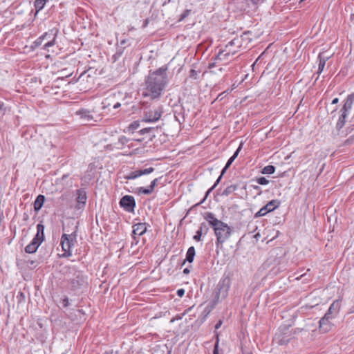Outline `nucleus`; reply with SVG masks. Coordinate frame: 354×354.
<instances>
[{
  "instance_id": "0eeeda50",
  "label": "nucleus",
  "mask_w": 354,
  "mask_h": 354,
  "mask_svg": "<svg viewBox=\"0 0 354 354\" xmlns=\"http://www.w3.org/2000/svg\"><path fill=\"white\" fill-rule=\"evenodd\" d=\"M162 114V108L158 107L145 111L142 121L146 122H155L159 120Z\"/></svg>"
},
{
  "instance_id": "ea45409f",
  "label": "nucleus",
  "mask_w": 354,
  "mask_h": 354,
  "mask_svg": "<svg viewBox=\"0 0 354 354\" xmlns=\"http://www.w3.org/2000/svg\"><path fill=\"white\" fill-rule=\"evenodd\" d=\"M139 127V124L137 122H134L130 125V128L132 129H136Z\"/></svg>"
},
{
  "instance_id": "b1692460",
  "label": "nucleus",
  "mask_w": 354,
  "mask_h": 354,
  "mask_svg": "<svg viewBox=\"0 0 354 354\" xmlns=\"http://www.w3.org/2000/svg\"><path fill=\"white\" fill-rule=\"evenodd\" d=\"M275 171V167L272 165H267L263 167L261 173L264 174H272Z\"/></svg>"
},
{
  "instance_id": "f704fd0d",
  "label": "nucleus",
  "mask_w": 354,
  "mask_h": 354,
  "mask_svg": "<svg viewBox=\"0 0 354 354\" xmlns=\"http://www.w3.org/2000/svg\"><path fill=\"white\" fill-rule=\"evenodd\" d=\"M153 171H154V169L153 167H149V168H147L145 169H141V174H142V175H146V174H151Z\"/></svg>"
},
{
  "instance_id": "c9c22d12",
  "label": "nucleus",
  "mask_w": 354,
  "mask_h": 354,
  "mask_svg": "<svg viewBox=\"0 0 354 354\" xmlns=\"http://www.w3.org/2000/svg\"><path fill=\"white\" fill-rule=\"evenodd\" d=\"M109 101H110V99L106 98L102 102V105H103L102 108L104 109L108 108L109 106H110L111 105V103Z\"/></svg>"
},
{
  "instance_id": "f257e3e1",
  "label": "nucleus",
  "mask_w": 354,
  "mask_h": 354,
  "mask_svg": "<svg viewBox=\"0 0 354 354\" xmlns=\"http://www.w3.org/2000/svg\"><path fill=\"white\" fill-rule=\"evenodd\" d=\"M167 67H160L149 73L145 80L146 87L142 92L143 97L151 100L159 98L167 84Z\"/></svg>"
},
{
  "instance_id": "f3484780",
  "label": "nucleus",
  "mask_w": 354,
  "mask_h": 354,
  "mask_svg": "<svg viewBox=\"0 0 354 354\" xmlns=\"http://www.w3.org/2000/svg\"><path fill=\"white\" fill-rule=\"evenodd\" d=\"M45 197L43 195H39L34 202V209L35 212H39L44 205Z\"/></svg>"
},
{
  "instance_id": "603ef678",
  "label": "nucleus",
  "mask_w": 354,
  "mask_h": 354,
  "mask_svg": "<svg viewBox=\"0 0 354 354\" xmlns=\"http://www.w3.org/2000/svg\"><path fill=\"white\" fill-rule=\"evenodd\" d=\"M249 354H252V353H249Z\"/></svg>"
},
{
  "instance_id": "4468645a",
  "label": "nucleus",
  "mask_w": 354,
  "mask_h": 354,
  "mask_svg": "<svg viewBox=\"0 0 354 354\" xmlns=\"http://www.w3.org/2000/svg\"><path fill=\"white\" fill-rule=\"evenodd\" d=\"M41 243V241H39L37 239L33 238L30 243H29L25 248V252L29 254L35 253Z\"/></svg>"
},
{
  "instance_id": "7ed1b4c3",
  "label": "nucleus",
  "mask_w": 354,
  "mask_h": 354,
  "mask_svg": "<svg viewBox=\"0 0 354 354\" xmlns=\"http://www.w3.org/2000/svg\"><path fill=\"white\" fill-rule=\"evenodd\" d=\"M204 218L209 223L214 232L216 237V245H222L230 236L232 234L231 227L224 222L216 218L212 212H205Z\"/></svg>"
},
{
  "instance_id": "de8ad7c7",
  "label": "nucleus",
  "mask_w": 354,
  "mask_h": 354,
  "mask_svg": "<svg viewBox=\"0 0 354 354\" xmlns=\"http://www.w3.org/2000/svg\"><path fill=\"white\" fill-rule=\"evenodd\" d=\"M338 102H339V99L336 97L333 100L332 104H337Z\"/></svg>"
},
{
  "instance_id": "20e7f679",
  "label": "nucleus",
  "mask_w": 354,
  "mask_h": 354,
  "mask_svg": "<svg viewBox=\"0 0 354 354\" xmlns=\"http://www.w3.org/2000/svg\"><path fill=\"white\" fill-rule=\"evenodd\" d=\"M231 285V280L228 277L222 278L218 283L217 291L215 292L213 299V306L216 305L220 299V297L225 299L228 295Z\"/></svg>"
},
{
  "instance_id": "6ab92c4d",
  "label": "nucleus",
  "mask_w": 354,
  "mask_h": 354,
  "mask_svg": "<svg viewBox=\"0 0 354 354\" xmlns=\"http://www.w3.org/2000/svg\"><path fill=\"white\" fill-rule=\"evenodd\" d=\"M340 301L339 300H335L331 304L328 310L331 312L332 314L337 315L340 310Z\"/></svg>"
},
{
  "instance_id": "4c0bfd02",
  "label": "nucleus",
  "mask_w": 354,
  "mask_h": 354,
  "mask_svg": "<svg viewBox=\"0 0 354 354\" xmlns=\"http://www.w3.org/2000/svg\"><path fill=\"white\" fill-rule=\"evenodd\" d=\"M336 315L332 314L331 312H329V310L327 311V313L325 314V315L323 317H327V319L331 320L333 319Z\"/></svg>"
},
{
  "instance_id": "2f4dec72",
  "label": "nucleus",
  "mask_w": 354,
  "mask_h": 354,
  "mask_svg": "<svg viewBox=\"0 0 354 354\" xmlns=\"http://www.w3.org/2000/svg\"><path fill=\"white\" fill-rule=\"evenodd\" d=\"M235 190V187H233V186H230V187H227L224 191H223V195H225V196H227L229 194H230L232 192H234Z\"/></svg>"
},
{
  "instance_id": "7c9ffc66",
  "label": "nucleus",
  "mask_w": 354,
  "mask_h": 354,
  "mask_svg": "<svg viewBox=\"0 0 354 354\" xmlns=\"http://www.w3.org/2000/svg\"><path fill=\"white\" fill-rule=\"evenodd\" d=\"M203 225L204 224L201 225L200 229L198 230H197L196 235L194 236V239L197 241H201V235H202V227H203Z\"/></svg>"
},
{
  "instance_id": "6e6552de",
  "label": "nucleus",
  "mask_w": 354,
  "mask_h": 354,
  "mask_svg": "<svg viewBox=\"0 0 354 354\" xmlns=\"http://www.w3.org/2000/svg\"><path fill=\"white\" fill-rule=\"evenodd\" d=\"M241 149V145L238 147V149L236 150V151L234 152L233 156L227 160L225 167L223 169V170L221 171L220 176L218 178V179L215 182L214 185L207 192L206 196H205V198L203 199V201L205 200V198L207 196V195L209 194V193L212 189H214L216 187V186L218 184V183L220 182V180L222 178V176L224 174V173L226 171V170L229 168V167L231 165V164L233 162V161L235 160V158L239 155V153Z\"/></svg>"
},
{
  "instance_id": "72a5a7b5",
  "label": "nucleus",
  "mask_w": 354,
  "mask_h": 354,
  "mask_svg": "<svg viewBox=\"0 0 354 354\" xmlns=\"http://www.w3.org/2000/svg\"><path fill=\"white\" fill-rule=\"evenodd\" d=\"M221 66V65H220L219 66H214L212 69H210V72L214 74H216L218 73V72H222L223 68Z\"/></svg>"
},
{
  "instance_id": "f03ea898",
  "label": "nucleus",
  "mask_w": 354,
  "mask_h": 354,
  "mask_svg": "<svg viewBox=\"0 0 354 354\" xmlns=\"http://www.w3.org/2000/svg\"><path fill=\"white\" fill-rule=\"evenodd\" d=\"M248 33L245 32L240 37H236L229 41L223 49L219 50L218 54L215 57L214 62L209 64V69H212L214 66L226 64L230 61V57L240 51L241 47L244 44H248L249 41H246Z\"/></svg>"
},
{
  "instance_id": "39448f33",
  "label": "nucleus",
  "mask_w": 354,
  "mask_h": 354,
  "mask_svg": "<svg viewBox=\"0 0 354 354\" xmlns=\"http://www.w3.org/2000/svg\"><path fill=\"white\" fill-rule=\"evenodd\" d=\"M76 232H74L71 234H63L61 237L60 245L63 251L64 252V256L70 257L71 255V248L74 245L76 241Z\"/></svg>"
},
{
  "instance_id": "cd10ccee",
  "label": "nucleus",
  "mask_w": 354,
  "mask_h": 354,
  "mask_svg": "<svg viewBox=\"0 0 354 354\" xmlns=\"http://www.w3.org/2000/svg\"><path fill=\"white\" fill-rule=\"evenodd\" d=\"M268 212H269V211L267 209V207L264 206L262 208H261L259 212H257L256 213L255 216L256 217L263 216H265Z\"/></svg>"
},
{
  "instance_id": "9d476101",
  "label": "nucleus",
  "mask_w": 354,
  "mask_h": 354,
  "mask_svg": "<svg viewBox=\"0 0 354 354\" xmlns=\"http://www.w3.org/2000/svg\"><path fill=\"white\" fill-rule=\"evenodd\" d=\"M133 236L134 239H136V236H140L144 234L147 231L146 223H139L135 224L133 226Z\"/></svg>"
},
{
  "instance_id": "a19ab883",
  "label": "nucleus",
  "mask_w": 354,
  "mask_h": 354,
  "mask_svg": "<svg viewBox=\"0 0 354 354\" xmlns=\"http://www.w3.org/2000/svg\"><path fill=\"white\" fill-rule=\"evenodd\" d=\"M152 129L151 128H144L140 130V133L141 134H145L147 132H149Z\"/></svg>"
},
{
  "instance_id": "a18cd8bd",
  "label": "nucleus",
  "mask_w": 354,
  "mask_h": 354,
  "mask_svg": "<svg viewBox=\"0 0 354 354\" xmlns=\"http://www.w3.org/2000/svg\"><path fill=\"white\" fill-rule=\"evenodd\" d=\"M120 106H121V104L120 102H116L113 104V109H118V108L120 107Z\"/></svg>"
},
{
  "instance_id": "79ce46f5",
  "label": "nucleus",
  "mask_w": 354,
  "mask_h": 354,
  "mask_svg": "<svg viewBox=\"0 0 354 354\" xmlns=\"http://www.w3.org/2000/svg\"><path fill=\"white\" fill-rule=\"evenodd\" d=\"M5 114V109L3 108V105H0V115H3Z\"/></svg>"
},
{
  "instance_id": "1a4fd4ad",
  "label": "nucleus",
  "mask_w": 354,
  "mask_h": 354,
  "mask_svg": "<svg viewBox=\"0 0 354 354\" xmlns=\"http://www.w3.org/2000/svg\"><path fill=\"white\" fill-rule=\"evenodd\" d=\"M120 204L127 211L132 212L136 205V202L133 196L127 195L121 198Z\"/></svg>"
},
{
  "instance_id": "a878e982",
  "label": "nucleus",
  "mask_w": 354,
  "mask_h": 354,
  "mask_svg": "<svg viewBox=\"0 0 354 354\" xmlns=\"http://www.w3.org/2000/svg\"><path fill=\"white\" fill-rule=\"evenodd\" d=\"M48 36H49V34L47 32H45L43 35H41V37H39L38 39H37L35 41V42H34L35 46L37 47V46H40L42 44L43 40L46 39Z\"/></svg>"
},
{
  "instance_id": "c756f323",
  "label": "nucleus",
  "mask_w": 354,
  "mask_h": 354,
  "mask_svg": "<svg viewBox=\"0 0 354 354\" xmlns=\"http://www.w3.org/2000/svg\"><path fill=\"white\" fill-rule=\"evenodd\" d=\"M198 71L194 69H191L189 71V77L194 80H196L198 77Z\"/></svg>"
},
{
  "instance_id": "37998d69",
  "label": "nucleus",
  "mask_w": 354,
  "mask_h": 354,
  "mask_svg": "<svg viewBox=\"0 0 354 354\" xmlns=\"http://www.w3.org/2000/svg\"><path fill=\"white\" fill-rule=\"evenodd\" d=\"M222 324H223L222 321H221V320H219V321L216 323V326H215V329H216V330L218 329V328L221 326Z\"/></svg>"
},
{
  "instance_id": "c03bdc74",
  "label": "nucleus",
  "mask_w": 354,
  "mask_h": 354,
  "mask_svg": "<svg viewBox=\"0 0 354 354\" xmlns=\"http://www.w3.org/2000/svg\"><path fill=\"white\" fill-rule=\"evenodd\" d=\"M62 303H63V306H65V307L67 306L68 305V299L67 298H64L63 299V302Z\"/></svg>"
},
{
  "instance_id": "9b49d317",
  "label": "nucleus",
  "mask_w": 354,
  "mask_h": 354,
  "mask_svg": "<svg viewBox=\"0 0 354 354\" xmlns=\"http://www.w3.org/2000/svg\"><path fill=\"white\" fill-rule=\"evenodd\" d=\"M332 326L330 320L327 319V317H322L319 320V330L322 333H328L331 330Z\"/></svg>"
},
{
  "instance_id": "c85d7f7f",
  "label": "nucleus",
  "mask_w": 354,
  "mask_h": 354,
  "mask_svg": "<svg viewBox=\"0 0 354 354\" xmlns=\"http://www.w3.org/2000/svg\"><path fill=\"white\" fill-rule=\"evenodd\" d=\"M255 180L257 182L258 184L263 185H267L269 183V180H267L265 177L257 178Z\"/></svg>"
},
{
  "instance_id": "dca6fc26",
  "label": "nucleus",
  "mask_w": 354,
  "mask_h": 354,
  "mask_svg": "<svg viewBox=\"0 0 354 354\" xmlns=\"http://www.w3.org/2000/svg\"><path fill=\"white\" fill-rule=\"evenodd\" d=\"M44 225L41 223H38L37 225V234L34 238L37 239V241H41V243L43 242L44 239Z\"/></svg>"
},
{
  "instance_id": "5701e85b",
  "label": "nucleus",
  "mask_w": 354,
  "mask_h": 354,
  "mask_svg": "<svg viewBox=\"0 0 354 354\" xmlns=\"http://www.w3.org/2000/svg\"><path fill=\"white\" fill-rule=\"evenodd\" d=\"M346 116H347V114H346L344 113H342V115H340V117L338 120V122L337 123V129H341L343 127V126L344 125L345 122H346Z\"/></svg>"
},
{
  "instance_id": "2eb2a0df",
  "label": "nucleus",
  "mask_w": 354,
  "mask_h": 354,
  "mask_svg": "<svg viewBox=\"0 0 354 354\" xmlns=\"http://www.w3.org/2000/svg\"><path fill=\"white\" fill-rule=\"evenodd\" d=\"M289 339V335L286 336L281 333H277L275 334L273 341L279 345H285L288 343Z\"/></svg>"
},
{
  "instance_id": "bb28decb",
  "label": "nucleus",
  "mask_w": 354,
  "mask_h": 354,
  "mask_svg": "<svg viewBox=\"0 0 354 354\" xmlns=\"http://www.w3.org/2000/svg\"><path fill=\"white\" fill-rule=\"evenodd\" d=\"M142 176L141 174V169L140 170H136L133 172H131L127 177V179H135L138 177H140Z\"/></svg>"
},
{
  "instance_id": "e433bc0d",
  "label": "nucleus",
  "mask_w": 354,
  "mask_h": 354,
  "mask_svg": "<svg viewBox=\"0 0 354 354\" xmlns=\"http://www.w3.org/2000/svg\"><path fill=\"white\" fill-rule=\"evenodd\" d=\"M218 335L216 334V341L214 345L213 354H218Z\"/></svg>"
},
{
  "instance_id": "412c9836",
  "label": "nucleus",
  "mask_w": 354,
  "mask_h": 354,
  "mask_svg": "<svg viewBox=\"0 0 354 354\" xmlns=\"http://www.w3.org/2000/svg\"><path fill=\"white\" fill-rule=\"evenodd\" d=\"M195 256V248L193 246H191L187 250V254H186V261H187L189 263H192L194 260Z\"/></svg>"
},
{
  "instance_id": "4be33fe9",
  "label": "nucleus",
  "mask_w": 354,
  "mask_h": 354,
  "mask_svg": "<svg viewBox=\"0 0 354 354\" xmlns=\"http://www.w3.org/2000/svg\"><path fill=\"white\" fill-rule=\"evenodd\" d=\"M77 201L78 203L85 205L86 201V196L84 191H82V190L77 191Z\"/></svg>"
},
{
  "instance_id": "58836bf2",
  "label": "nucleus",
  "mask_w": 354,
  "mask_h": 354,
  "mask_svg": "<svg viewBox=\"0 0 354 354\" xmlns=\"http://www.w3.org/2000/svg\"><path fill=\"white\" fill-rule=\"evenodd\" d=\"M184 294H185V290L184 289L181 288V289H178L177 290V295L178 297H183L184 295Z\"/></svg>"
},
{
  "instance_id": "f8f14e48",
  "label": "nucleus",
  "mask_w": 354,
  "mask_h": 354,
  "mask_svg": "<svg viewBox=\"0 0 354 354\" xmlns=\"http://www.w3.org/2000/svg\"><path fill=\"white\" fill-rule=\"evenodd\" d=\"M354 102V93L348 95L346 99L345 103L342 107V112L348 114V112L352 109Z\"/></svg>"
},
{
  "instance_id": "49530a36",
  "label": "nucleus",
  "mask_w": 354,
  "mask_h": 354,
  "mask_svg": "<svg viewBox=\"0 0 354 354\" xmlns=\"http://www.w3.org/2000/svg\"><path fill=\"white\" fill-rule=\"evenodd\" d=\"M189 10H185L184 14L181 17V19L185 18V17H187L189 15Z\"/></svg>"
},
{
  "instance_id": "393cba45",
  "label": "nucleus",
  "mask_w": 354,
  "mask_h": 354,
  "mask_svg": "<svg viewBox=\"0 0 354 354\" xmlns=\"http://www.w3.org/2000/svg\"><path fill=\"white\" fill-rule=\"evenodd\" d=\"M46 0H35V7L37 11L41 10L45 6Z\"/></svg>"
},
{
  "instance_id": "a211bd4d",
  "label": "nucleus",
  "mask_w": 354,
  "mask_h": 354,
  "mask_svg": "<svg viewBox=\"0 0 354 354\" xmlns=\"http://www.w3.org/2000/svg\"><path fill=\"white\" fill-rule=\"evenodd\" d=\"M328 57L324 56L323 53H319L318 56L319 64H318V73H321L325 66L326 62L328 59Z\"/></svg>"
},
{
  "instance_id": "8fccbe9b",
  "label": "nucleus",
  "mask_w": 354,
  "mask_h": 354,
  "mask_svg": "<svg viewBox=\"0 0 354 354\" xmlns=\"http://www.w3.org/2000/svg\"><path fill=\"white\" fill-rule=\"evenodd\" d=\"M235 46H236L235 45L232 44V45L230 46V48H231V49H235V48H236Z\"/></svg>"
},
{
  "instance_id": "09e8293b",
  "label": "nucleus",
  "mask_w": 354,
  "mask_h": 354,
  "mask_svg": "<svg viewBox=\"0 0 354 354\" xmlns=\"http://www.w3.org/2000/svg\"><path fill=\"white\" fill-rule=\"evenodd\" d=\"M183 272L185 274H188L189 272V270L188 268H185L184 270H183Z\"/></svg>"
},
{
  "instance_id": "aec40b11",
  "label": "nucleus",
  "mask_w": 354,
  "mask_h": 354,
  "mask_svg": "<svg viewBox=\"0 0 354 354\" xmlns=\"http://www.w3.org/2000/svg\"><path fill=\"white\" fill-rule=\"evenodd\" d=\"M280 203L277 200H272L268 203H267L265 207H267V209L270 212L274 210L277 207H279Z\"/></svg>"
},
{
  "instance_id": "423d86ee",
  "label": "nucleus",
  "mask_w": 354,
  "mask_h": 354,
  "mask_svg": "<svg viewBox=\"0 0 354 354\" xmlns=\"http://www.w3.org/2000/svg\"><path fill=\"white\" fill-rule=\"evenodd\" d=\"M76 114L80 115L84 122L90 124H93L94 122H100L102 120L100 114H96L86 109L79 110L76 112Z\"/></svg>"
},
{
  "instance_id": "3c124183",
  "label": "nucleus",
  "mask_w": 354,
  "mask_h": 354,
  "mask_svg": "<svg viewBox=\"0 0 354 354\" xmlns=\"http://www.w3.org/2000/svg\"><path fill=\"white\" fill-rule=\"evenodd\" d=\"M254 189H259V187L258 186H254Z\"/></svg>"
},
{
  "instance_id": "473e14b6",
  "label": "nucleus",
  "mask_w": 354,
  "mask_h": 354,
  "mask_svg": "<svg viewBox=\"0 0 354 354\" xmlns=\"http://www.w3.org/2000/svg\"><path fill=\"white\" fill-rule=\"evenodd\" d=\"M55 37H54L52 39L49 40L47 43H46L44 44V48L45 49H46L48 47L54 46L55 45Z\"/></svg>"
},
{
  "instance_id": "ddd939ff",
  "label": "nucleus",
  "mask_w": 354,
  "mask_h": 354,
  "mask_svg": "<svg viewBox=\"0 0 354 354\" xmlns=\"http://www.w3.org/2000/svg\"><path fill=\"white\" fill-rule=\"evenodd\" d=\"M158 181V178H155L151 182V184L149 186V187H147V188L138 187L137 189L138 193L144 194L146 195H149V194H151L153 192L156 185H157Z\"/></svg>"
}]
</instances>
